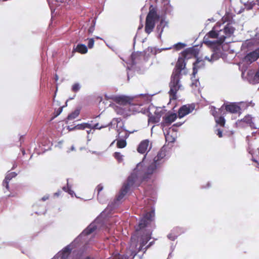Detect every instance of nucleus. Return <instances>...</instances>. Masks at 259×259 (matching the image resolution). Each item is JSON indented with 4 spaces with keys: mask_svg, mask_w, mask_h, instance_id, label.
I'll return each instance as SVG.
<instances>
[{
    "mask_svg": "<svg viewBox=\"0 0 259 259\" xmlns=\"http://www.w3.org/2000/svg\"><path fill=\"white\" fill-rule=\"evenodd\" d=\"M129 190L130 176L127 177L125 183L123 185L116 198L109 203L107 207L102 213L109 214L114 209L117 208L120 204L122 199Z\"/></svg>",
    "mask_w": 259,
    "mask_h": 259,
    "instance_id": "nucleus-4",
    "label": "nucleus"
},
{
    "mask_svg": "<svg viewBox=\"0 0 259 259\" xmlns=\"http://www.w3.org/2000/svg\"><path fill=\"white\" fill-rule=\"evenodd\" d=\"M80 113V110L79 109H76L72 112H71L70 114H68L67 116V120H71L72 119H75L76 118L79 114Z\"/></svg>",
    "mask_w": 259,
    "mask_h": 259,
    "instance_id": "nucleus-28",
    "label": "nucleus"
},
{
    "mask_svg": "<svg viewBox=\"0 0 259 259\" xmlns=\"http://www.w3.org/2000/svg\"><path fill=\"white\" fill-rule=\"evenodd\" d=\"M84 259H91V258L89 256H87L86 257L84 258Z\"/></svg>",
    "mask_w": 259,
    "mask_h": 259,
    "instance_id": "nucleus-62",
    "label": "nucleus"
},
{
    "mask_svg": "<svg viewBox=\"0 0 259 259\" xmlns=\"http://www.w3.org/2000/svg\"><path fill=\"white\" fill-rule=\"evenodd\" d=\"M151 148L152 143L148 139L144 140L140 143L137 150L141 154H145L143 160L146 158L147 153L151 150Z\"/></svg>",
    "mask_w": 259,
    "mask_h": 259,
    "instance_id": "nucleus-11",
    "label": "nucleus"
},
{
    "mask_svg": "<svg viewBox=\"0 0 259 259\" xmlns=\"http://www.w3.org/2000/svg\"><path fill=\"white\" fill-rule=\"evenodd\" d=\"M163 9L165 14L170 13L172 9L169 2H166V4H164Z\"/></svg>",
    "mask_w": 259,
    "mask_h": 259,
    "instance_id": "nucleus-32",
    "label": "nucleus"
},
{
    "mask_svg": "<svg viewBox=\"0 0 259 259\" xmlns=\"http://www.w3.org/2000/svg\"><path fill=\"white\" fill-rule=\"evenodd\" d=\"M195 108L193 105H185L182 106L178 111V116L182 118L190 113L192 112Z\"/></svg>",
    "mask_w": 259,
    "mask_h": 259,
    "instance_id": "nucleus-15",
    "label": "nucleus"
},
{
    "mask_svg": "<svg viewBox=\"0 0 259 259\" xmlns=\"http://www.w3.org/2000/svg\"><path fill=\"white\" fill-rule=\"evenodd\" d=\"M186 46V45L185 44L182 43V42H178L177 44H175L174 46V48L176 51H179L184 48H185Z\"/></svg>",
    "mask_w": 259,
    "mask_h": 259,
    "instance_id": "nucleus-37",
    "label": "nucleus"
},
{
    "mask_svg": "<svg viewBox=\"0 0 259 259\" xmlns=\"http://www.w3.org/2000/svg\"><path fill=\"white\" fill-rule=\"evenodd\" d=\"M222 30L218 32L213 30L210 31L204 37V42L210 47L221 45L226 39V36L222 34Z\"/></svg>",
    "mask_w": 259,
    "mask_h": 259,
    "instance_id": "nucleus-6",
    "label": "nucleus"
},
{
    "mask_svg": "<svg viewBox=\"0 0 259 259\" xmlns=\"http://www.w3.org/2000/svg\"><path fill=\"white\" fill-rule=\"evenodd\" d=\"M249 153H250L251 154H252V151L251 150L249 151Z\"/></svg>",
    "mask_w": 259,
    "mask_h": 259,
    "instance_id": "nucleus-63",
    "label": "nucleus"
},
{
    "mask_svg": "<svg viewBox=\"0 0 259 259\" xmlns=\"http://www.w3.org/2000/svg\"><path fill=\"white\" fill-rule=\"evenodd\" d=\"M252 160L256 163V165L255 166L257 167H259V163L257 162V161L254 158H252Z\"/></svg>",
    "mask_w": 259,
    "mask_h": 259,
    "instance_id": "nucleus-51",
    "label": "nucleus"
},
{
    "mask_svg": "<svg viewBox=\"0 0 259 259\" xmlns=\"http://www.w3.org/2000/svg\"><path fill=\"white\" fill-rule=\"evenodd\" d=\"M240 2L245 6L247 7L248 9H251L254 5V4L252 3V2L250 1V0H240Z\"/></svg>",
    "mask_w": 259,
    "mask_h": 259,
    "instance_id": "nucleus-31",
    "label": "nucleus"
},
{
    "mask_svg": "<svg viewBox=\"0 0 259 259\" xmlns=\"http://www.w3.org/2000/svg\"><path fill=\"white\" fill-rule=\"evenodd\" d=\"M147 102L146 96L140 95L138 96H131V112H141L144 110L142 106Z\"/></svg>",
    "mask_w": 259,
    "mask_h": 259,
    "instance_id": "nucleus-8",
    "label": "nucleus"
},
{
    "mask_svg": "<svg viewBox=\"0 0 259 259\" xmlns=\"http://www.w3.org/2000/svg\"><path fill=\"white\" fill-rule=\"evenodd\" d=\"M182 125V123H176L175 124H174V126H179L180 125Z\"/></svg>",
    "mask_w": 259,
    "mask_h": 259,
    "instance_id": "nucleus-57",
    "label": "nucleus"
},
{
    "mask_svg": "<svg viewBox=\"0 0 259 259\" xmlns=\"http://www.w3.org/2000/svg\"><path fill=\"white\" fill-rule=\"evenodd\" d=\"M96 22V18H95L93 20L92 24L91 25V26L89 27V28L88 29L89 34H92L93 33L94 31L95 30Z\"/></svg>",
    "mask_w": 259,
    "mask_h": 259,
    "instance_id": "nucleus-34",
    "label": "nucleus"
},
{
    "mask_svg": "<svg viewBox=\"0 0 259 259\" xmlns=\"http://www.w3.org/2000/svg\"><path fill=\"white\" fill-rule=\"evenodd\" d=\"M49 5L50 8L51 10L52 14L55 12L56 8L55 7H58L60 6L61 4L67 3L68 5H70V0H47Z\"/></svg>",
    "mask_w": 259,
    "mask_h": 259,
    "instance_id": "nucleus-17",
    "label": "nucleus"
},
{
    "mask_svg": "<svg viewBox=\"0 0 259 259\" xmlns=\"http://www.w3.org/2000/svg\"><path fill=\"white\" fill-rule=\"evenodd\" d=\"M242 121L249 124L250 126H251V124L252 123V117L249 115L245 116L242 119Z\"/></svg>",
    "mask_w": 259,
    "mask_h": 259,
    "instance_id": "nucleus-35",
    "label": "nucleus"
},
{
    "mask_svg": "<svg viewBox=\"0 0 259 259\" xmlns=\"http://www.w3.org/2000/svg\"><path fill=\"white\" fill-rule=\"evenodd\" d=\"M62 107H60L57 110H56L55 111V113H56V115L55 116H58L59 115H60L61 114V113L62 112Z\"/></svg>",
    "mask_w": 259,
    "mask_h": 259,
    "instance_id": "nucleus-46",
    "label": "nucleus"
},
{
    "mask_svg": "<svg viewBox=\"0 0 259 259\" xmlns=\"http://www.w3.org/2000/svg\"><path fill=\"white\" fill-rule=\"evenodd\" d=\"M177 115L176 113H170L163 117V122L161 123L164 126L169 125L177 118Z\"/></svg>",
    "mask_w": 259,
    "mask_h": 259,
    "instance_id": "nucleus-19",
    "label": "nucleus"
},
{
    "mask_svg": "<svg viewBox=\"0 0 259 259\" xmlns=\"http://www.w3.org/2000/svg\"><path fill=\"white\" fill-rule=\"evenodd\" d=\"M254 80L256 82H259V69L256 72L253 77Z\"/></svg>",
    "mask_w": 259,
    "mask_h": 259,
    "instance_id": "nucleus-41",
    "label": "nucleus"
},
{
    "mask_svg": "<svg viewBox=\"0 0 259 259\" xmlns=\"http://www.w3.org/2000/svg\"><path fill=\"white\" fill-rule=\"evenodd\" d=\"M88 129H89V130L87 131V132L88 134L89 135V134H90V133L91 132V129H92V128H88Z\"/></svg>",
    "mask_w": 259,
    "mask_h": 259,
    "instance_id": "nucleus-58",
    "label": "nucleus"
},
{
    "mask_svg": "<svg viewBox=\"0 0 259 259\" xmlns=\"http://www.w3.org/2000/svg\"><path fill=\"white\" fill-rule=\"evenodd\" d=\"M87 39L89 40L88 44V48L89 49L93 48L94 47V42H95L94 39L93 38H88Z\"/></svg>",
    "mask_w": 259,
    "mask_h": 259,
    "instance_id": "nucleus-39",
    "label": "nucleus"
},
{
    "mask_svg": "<svg viewBox=\"0 0 259 259\" xmlns=\"http://www.w3.org/2000/svg\"><path fill=\"white\" fill-rule=\"evenodd\" d=\"M157 164L153 162L150 164L144 171L143 164L142 162H139L136 167L133 170V173L131 175V185L133 182L136 181V179L138 177H142L143 179L147 178L149 175H152L156 170Z\"/></svg>",
    "mask_w": 259,
    "mask_h": 259,
    "instance_id": "nucleus-5",
    "label": "nucleus"
},
{
    "mask_svg": "<svg viewBox=\"0 0 259 259\" xmlns=\"http://www.w3.org/2000/svg\"><path fill=\"white\" fill-rule=\"evenodd\" d=\"M74 149H75L74 147L73 146H72L71 147V150H74Z\"/></svg>",
    "mask_w": 259,
    "mask_h": 259,
    "instance_id": "nucleus-61",
    "label": "nucleus"
},
{
    "mask_svg": "<svg viewBox=\"0 0 259 259\" xmlns=\"http://www.w3.org/2000/svg\"><path fill=\"white\" fill-rule=\"evenodd\" d=\"M159 19V15L157 13V9L150 6L149 12L146 16L145 26V31L150 34L155 26V22Z\"/></svg>",
    "mask_w": 259,
    "mask_h": 259,
    "instance_id": "nucleus-7",
    "label": "nucleus"
},
{
    "mask_svg": "<svg viewBox=\"0 0 259 259\" xmlns=\"http://www.w3.org/2000/svg\"><path fill=\"white\" fill-rule=\"evenodd\" d=\"M171 137L169 134H167L165 136V140L166 141H168L169 142H174L175 141V139L171 138Z\"/></svg>",
    "mask_w": 259,
    "mask_h": 259,
    "instance_id": "nucleus-42",
    "label": "nucleus"
},
{
    "mask_svg": "<svg viewBox=\"0 0 259 259\" xmlns=\"http://www.w3.org/2000/svg\"><path fill=\"white\" fill-rule=\"evenodd\" d=\"M256 1L258 3V5H259V0H256Z\"/></svg>",
    "mask_w": 259,
    "mask_h": 259,
    "instance_id": "nucleus-64",
    "label": "nucleus"
},
{
    "mask_svg": "<svg viewBox=\"0 0 259 259\" xmlns=\"http://www.w3.org/2000/svg\"><path fill=\"white\" fill-rule=\"evenodd\" d=\"M67 129L69 130V131H72L75 128H74V126L73 127H71L70 126H68Z\"/></svg>",
    "mask_w": 259,
    "mask_h": 259,
    "instance_id": "nucleus-52",
    "label": "nucleus"
},
{
    "mask_svg": "<svg viewBox=\"0 0 259 259\" xmlns=\"http://www.w3.org/2000/svg\"><path fill=\"white\" fill-rule=\"evenodd\" d=\"M168 238L170 239L171 240H175L177 237L176 236H173L172 234H169L167 236Z\"/></svg>",
    "mask_w": 259,
    "mask_h": 259,
    "instance_id": "nucleus-48",
    "label": "nucleus"
},
{
    "mask_svg": "<svg viewBox=\"0 0 259 259\" xmlns=\"http://www.w3.org/2000/svg\"><path fill=\"white\" fill-rule=\"evenodd\" d=\"M140 53H133L132 55H131V59L132 60L133 63H135V61L136 60L137 58L141 55Z\"/></svg>",
    "mask_w": 259,
    "mask_h": 259,
    "instance_id": "nucleus-40",
    "label": "nucleus"
},
{
    "mask_svg": "<svg viewBox=\"0 0 259 259\" xmlns=\"http://www.w3.org/2000/svg\"><path fill=\"white\" fill-rule=\"evenodd\" d=\"M222 110L219 109L218 111H217L214 108V110L212 111V114L215 118L216 123L223 127L225 124L226 120L224 116L220 115L222 113Z\"/></svg>",
    "mask_w": 259,
    "mask_h": 259,
    "instance_id": "nucleus-16",
    "label": "nucleus"
},
{
    "mask_svg": "<svg viewBox=\"0 0 259 259\" xmlns=\"http://www.w3.org/2000/svg\"><path fill=\"white\" fill-rule=\"evenodd\" d=\"M103 189V186L102 184H99L97 187L96 190L98 191V199L100 201V203H103V201H102L101 198L99 197V193L100 192L102 191Z\"/></svg>",
    "mask_w": 259,
    "mask_h": 259,
    "instance_id": "nucleus-36",
    "label": "nucleus"
},
{
    "mask_svg": "<svg viewBox=\"0 0 259 259\" xmlns=\"http://www.w3.org/2000/svg\"><path fill=\"white\" fill-rule=\"evenodd\" d=\"M118 138L126 139L129 135L130 132L125 130L124 127H121L118 130Z\"/></svg>",
    "mask_w": 259,
    "mask_h": 259,
    "instance_id": "nucleus-25",
    "label": "nucleus"
},
{
    "mask_svg": "<svg viewBox=\"0 0 259 259\" xmlns=\"http://www.w3.org/2000/svg\"><path fill=\"white\" fill-rule=\"evenodd\" d=\"M75 51L81 54H85L88 52V48L84 44H78L75 49Z\"/></svg>",
    "mask_w": 259,
    "mask_h": 259,
    "instance_id": "nucleus-26",
    "label": "nucleus"
},
{
    "mask_svg": "<svg viewBox=\"0 0 259 259\" xmlns=\"http://www.w3.org/2000/svg\"><path fill=\"white\" fill-rule=\"evenodd\" d=\"M63 190L64 191H65V192H67V191H68L67 186V187H65V186L63 187Z\"/></svg>",
    "mask_w": 259,
    "mask_h": 259,
    "instance_id": "nucleus-56",
    "label": "nucleus"
},
{
    "mask_svg": "<svg viewBox=\"0 0 259 259\" xmlns=\"http://www.w3.org/2000/svg\"><path fill=\"white\" fill-rule=\"evenodd\" d=\"M193 73L192 75L194 77L195 76L197 73L198 70L201 69L204 67V62L202 60H200L198 58H197L196 61L193 64Z\"/></svg>",
    "mask_w": 259,
    "mask_h": 259,
    "instance_id": "nucleus-20",
    "label": "nucleus"
},
{
    "mask_svg": "<svg viewBox=\"0 0 259 259\" xmlns=\"http://www.w3.org/2000/svg\"><path fill=\"white\" fill-rule=\"evenodd\" d=\"M216 134L219 136V138H222L223 137V133L221 130L217 129L216 130Z\"/></svg>",
    "mask_w": 259,
    "mask_h": 259,
    "instance_id": "nucleus-45",
    "label": "nucleus"
},
{
    "mask_svg": "<svg viewBox=\"0 0 259 259\" xmlns=\"http://www.w3.org/2000/svg\"><path fill=\"white\" fill-rule=\"evenodd\" d=\"M101 128H102V127L99 126V123L95 124L93 127L92 126V128L94 129H101Z\"/></svg>",
    "mask_w": 259,
    "mask_h": 259,
    "instance_id": "nucleus-49",
    "label": "nucleus"
},
{
    "mask_svg": "<svg viewBox=\"0 0 259 259\" xmlns=\"http://www.w3.org/2000/svg\"><path fill=\"white\" fill-rule=\"evenodd\" d=\"M163 113L160 109H156L154 113L149 112L148 115V122L151 123H156L160 121V118Z\"/></svg>",
    "mask_w": 259,
    "mask_h": 259,
    "instance_id": "nucleus-13",
    "label": "nucleus"
},
{
    "mask_svg": "<svg viewBox=\"0 0 259 259\" xmlns=\"http://www.w3.org/2000/svg\"><path fill=\"white\" fill-rule=\"evenodd\" d=\"M67 192L71 196H73V195L74 194V191L71 189V187L69 186L68 183H67Z\"/></svg>",
    "mask_w": 259,
    "mask_h": 259,
    "instance_id": "nucleus-44",
    "label": "nucleus"
},
{
    "mask_svg": "<svg viewBox=\"0 0 259 259\" xmlns=\"http://www.w3.org/2000/svg\"><path fill=\"white\" fill-rule=\"evenodd\" d=\"M110 99L115 102V104H110V106H126L130 105V96L124 95H112Z\"/></svg>",
    "mask_w": 259,
    "mask_h": 259,
    "instance_id": "nucleus-10",
    "label": "nucleus"
},
{
    "mask_svg": "<svg viewBox=\"0 0 259 259\" xmlns=\"http://www.w3.org/2000/svg\"><path fill=\"white\" fill-rule=\"evenodd\" d=\"M199 50L196 47H193L187 48L183 51L181 53L182 57H179L178 59H182L185 63L186 66V63L185 60H188L193 57L197 58Z\"/></svg>",
    "mask_w": 259,
    "mask_h": 259,
    "instance_id": "nucleus-9",
    "label": "nucleus"
},
{
    "mask_svg": "<svg viewBox=\"0 0 259 259\" xmlns=\"http://www.w3.org/2000/svg\"><path fill=\"white\" fill-rule=\"evenodd\" d=\"M17 167V164L15 162L14 163L12 169H14Z\"/></svg>",
    "mask_w": 259,
    "mask_h": 259,
    "instance_id": "nucleus-53",
    "label": "nucleus"
},
{
    "mask_svg": "<svg viewBox=\"0 0 259 259\" xmlns=\"http://www.w3.org/2000/svg\"><path fill=\"white\" fill-rule=\"evenodd\" d=\"M55 79L56 81H57L59 79V76H58V75L57 74H55Z\"/></svg>",
    "mask_w": 259,
    "mask_h": 259,
    "instance_id": "nucleus-55",
    "label": "nucleus"
},
{
    "mask_svg": "<svg viewBox=\"0 0 259 259\" xmlns=\"http://www.w3.org/2000/svg\"><path fill=\"white\" fill-rule=\"evenodd\" d=\"M116 140H114L110 144V146H111L112 145H113L114 143V142H115Z\"/></svg>",
    "mask_w": 259,
    "mask_h": 259,
    "instance_id": "nucleus-59",
    "label": "nucleus"
},
{
    "mask_svg": "<svg viewBox=\"0 0 259 259\" xmlns=\"http://www.w3.org/2000/svg\"><path fill=\"white\" fill-rule=\"evenodd\" d=\"M98 227L96 225V221L92 223L86 228L70 244L65 246L62 250L59 251L56 255H55L52 259H58L60 257L61 259H67L69 256L71 250L76 247L83 237L88 235H90L97 229Z\"/></svg>",
    "mask_w": 259,
    "mask_h": 259,
    "instance_id": "nucleus-3",
    "label": "nucleus"
},
{
    "mask_svg": "<svg viewBox=\"0 0 259 259\" xmlns=\"http://www.w3.org/2000/svg\"><path fill=\"white\" fill-rule=\"evenodd\" d=\"M225 109L227 111L231 113H238L240 112L241 108L237 105L236 103H233L225 106Z\"/></svg>",
    "mask_w": 259,
    "mask_h": 259,
    "instance_id": "nucleus-21",
    "label": "nucleus"
},
{
    "mask_svg": "<svg viewBox=\"0 0 259 259\" xmlns=\"http://www.w3.org/2000/svg\"><path fill=\"white\" fill-rule=\"evenodd\" d=\"M233 15L232 13H227L226 15L223 17V19L225 21L230 22L233 19Z\"/></svg>",
    "mask_w": 259,
    "mask_h": 259,
    "instance_id": "nucleus-33",
    "label": "nucleus"
},
{
    "mask_svg": "<svg viewBox=\"0 0 259 259\" xmlns=\"http://www.w3.org/2000/svg\"><path fill=\"white\" fill-rule=\"evenodd\" d=\"M235 28L232 27L230 23L228 24L224 28V31L222 32L224 34H223L226 38L227 37L230 36L234 32Z\"/></svg>",
    "mask_w": 259,
    "mask_h": 259,
    "instance_id": "nucleus-22",
    "label": "nucleus"
},
{
    "mask_svg": "<svg viewBox=\"0 0 259 259\" xmlns=\"http://www.w3.org/2000/svg\"><path fill=\"white\" fill-rule=\"evenodd\" d=\"M185 69V63L182 59H178L175 67L170 76L169 83V91L168 94L170 100H176L178 99L177 92L181 90L182 85L181 83L182 71Z\"/></svg>",
    "mask_w": 259,
    "mask_h": 259,
    "instance_id": "nucleus-2",
    "label": "nucleus"
},
{
    "mask_svg": "<svg viewBox=\"0 0 259 259\" xmlns=\"http://www.w3.org/2000/svg\"><path fill=\"white\" fill-rule=\"evenodd\" d=\"M49 195H46L44 196V197H42L41 198V200L42 201H46V200H48V199H49Z\"/></svg>",
    "mask_w": 259,
    "mask_h": 259,
    "instance_id": "nucleus-50",
    "label": "nucleus"
},
{
    "mask_svg": "<svg viewBox=\"0 0 259 259\" xmlns=\"http://www.w3.org/2000/svg\"><path fill=\"white\" fill-rule=\"evenodd\" d=\"M80 88H81L80 84L79 83L77 82V83H74L72 85L71 90L73 92L76 93L79 91V90L80 89Z\"/></svg>",
    "mask_w": 259,
    "mask_h": 259,
    "instance_id": "nucleus-38",
    "label": "nucleus"
},
{
    "mask_svg": "<svg viewBox=\"0 0 259 259\" xmlns=\"http://www.w3.org/2000/svg\"><path fill=\"white\" fill-rule=\"evenodd\" d=\"M126 63L127 64V66H126V70H127V80H129L130 78V73H129L128 70H130V66L128 65V63L127 62H126Z\"/></svg>",
    "mask_w": 259,
    "mask_h": 259,
    "instance_id": "nucleus-47",
    "label": "nucleus"
},
{
    "mask_svg": "<svg viewBox=\"0 0 259 259\" xmlns=\"http://www.w3.org/2000/svg\"><path fill=\"white\" fill-rule=\"evenodd\" d=\"M155 212L154 210L146 212L140 220L138 226L136 228L135 233L131 238V256H136L140 251L144 250L145 253L146 250L151 246L154 241L150 242L145 247H143L151 239V233H145L143 229L151 224L154 221Z\"/></svg>",
    "mask_w": 259,
    "mask_h": 259,
    "instance_id": "nucleus-1",
    "label": "nucleus"
},
{
    "mask_svg": "<svg viewBox=\"0 0 259 259\" xmlns=\"http://www.w3.org/2000/svg\"><path fill=\"white\" fill-rule=\"evenodd\" d=\"M115 112L123 118H127L130 114V105L126 106H113Z\"/></svg>",
    "mask_w": 259,
    "mask_h": 259,
    "instance_id": "nucleus-14",
    "label": "nucleus"
},
{
    "mask_svg": "<svg viewBox=\"0 0 259 259\" xmlns=\"http://www.w3.org/2000/svg\"><path fill=\"white\" fill-rule=\"evenodd\" d=\"M74 128L77 130H84L85 128H92V125L89 123H82L74 126Z\"/></svg>",
    "mask_w": 259,
    "mask_h": 259,
    "instance_id": "nucleus-27",
    "label": "nucleus"
},
{
    "mask_svg": "<svg viewBox=\"0 0 259 259\" xmlns=\"http://www.w3.org/2000/svg\"><path fill=\"white\" fill-rule=\"evenodd\" d=\"M165 156V152L163 150L161 149L154 157L153 162L159 165V161Z\"/></svg>",
    "mask_w": 259,
    "mask_h": 259,
    "instance_id": "nucleus-24",
    "label": "nucleus"
},
{
    "mask_svg": "<svg viewBox=\"0 0 259 259\" xmlns=\"http://www.w3.org/2000/svg\"><path fill=\"white\" fill-rule=\"evenodd\" d=\"M259 58V48L247 53L244 58V61L247 64H251Z\"/></svg>",
    "mask_w": 259,
    "mask_h": 259,
    "instance_id": "nucleus-12",
    "label": "nucleus"
},
{
    "mask_svg": "<svg viewBox=\"0 0 259 259\" xmlns=\"http://www.w3.org/2000/svg\"><path fill=\"white\" fill-rule=\"evenodd\" d=\"M61 192L60 191H58L57 192H56L55 194H54V195L56 196H59L60 195V194Z\"/></svg>",
    "mask_w": 259,
    "mask_h": 259,
    "instance_id": "nucleus-54",
    "label": "nucleus"
},
{
    "mask_svg": "<svg viewBox=\"0 0 259 259\" xmlns=\"http://www.w3.org/2000/svg\"><path fill=\"white\" fill-rule=\"evenodd\" d=\"M167 22L163 19H161L159 24L156 27V31L159 33V37L160 38L161 34L163 31L164 27L166 26Z\"/></svg>",
    "mask_w": 259,
    "mask_h": 259,
    "instance_id": "nucleus-23",
    "label": "nucleus"
},
{
    "mask_svg": "<svg viewBox=\"0 0 259 259\" xmlns=\"http://www.w3.org/2000/svg\"><path fill=\"white\" fill-rule=\"evenodd\" d=\"M113 157L117 160L118 162L121 163L123 161V155L120 152H115L113 153Z\"/></svg>",
    "mask_w": 259,
    "mask_h": 259,
    "instance_id": "nucleus-30",
    "label": "nucleus"
},
{
    "mask_svg": "<svg viewBox=\"0 0 259 259\" xmlns=\"http://www.w3.org/2000/svg\"><path fill=\"white\" fill-rule=\"evenodd\" d=\"M17 176V174L15 172H10L9 171L7 174L3 182V186L5 187L7 191L9 190V183L10 181L13 178L16 177Z\"/></svg>",
    "mask_w": 259,
    "mask_h": 259,
    "instance_id": "nucleus-18",
    "label": "nucleus"
},
{
    "mask_svg": "<svg viewBox=\"0 0 259 259\" xmlns=\"http://www.w3.org/2000/svg\"><path fill=\"white\" fill-rule=\"evenodd\" d=\"M214 55H215V54L213 53L211 55V57L210 58H209V57H205L204 59L205 60H208V61H213L214 60H216L217 58H214Z\"/></svg>",
    "mask_w": 259,
    "mask_h": 259,
    "instance_id": "nucleus-43",
    "label": "nucleus"
},
{
    "mask_svg": "<svg viewBox=\"0 0 259 259\" xmlns=\"http://www.w3.org/2000/svg\"><path fill=\"white\" fill-rule=\"evenodd\" d=\"M117 140V147L118 148H123L126 146V139L118 138Z\"/></svg>",
    "mask_w": 259,
    "mask_h": 259,
    "instance_id": "nucleus-29",
    "label": "nucleus"
},
{
    "mask_svg": "<svg viewBox=\"0 0 259 259\" xmlns=\"http://www.w3.org/2000/svg\"><path fill=\"white\" fill-rule=\"evenodd\" d=\"M95 37H96V38H97V39H102V38H101V37H99V36H96Z\"/></svg>",
    "mask_w": 259,
    "mask_h": 259,
    "instance_id": "nucleus-60",
    "label": "nucleus"
}]
</instances>
